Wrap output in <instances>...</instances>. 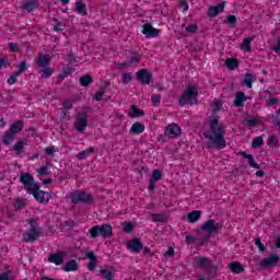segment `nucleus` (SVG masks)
Here are the masks:
<instances>
[{"label":"nucleus","instance_id":"f257e3e1","mask_svg":"<svg viewBox=\"0 0 280 280\" xmlns=\"http://www.w3.org/2000/svg\"><path fill=\"white\" fill-rule=\"evenodd\" d=\"M226 127L220 125L218 118H213L210 121V129L203 133V137L208 139V149L224 150V148H226V140L224 139Z\"/></svg>","mask_w":280,"mask_h":280},{"label":"nucleus","instance_id":"f03ea898","mask_svg":"<svg viewBox=\"0 0 280 280\" xmlns=\"http://www.w3.org/2000/svg\"><path fill=\"white\" fill-rule=\"evenodd\" d=\"M187 104H189L190 106L198 104V86H186L185 92L179 98V106H187Z\"/></svg>","mask_w":280,"mask_h":280},{"label":"nucleus","instance_id":"7ed1b4c3","mask_svg":"<svg viewBox=\"0 0 280 280\" xmlns=\"http://www.w3.org/2000/svg\"><path fill=\"white\" fill-rule=\"evenodd\" d=\"M195 267L199 270H203L206 275H215L218 272V266L213 265V261L209 257L196 256Z\"/></svg>","mask_w":280,"mask_h":280},{"label":"nucleus","instance_id":"20e7f679","mask_svg":"<svg viewBox=\"0 0 280 280\" xmlns=\"http://www.w3.org/2000/svg\"><path fill=\"white\" fill-rule=\"evenodd\" d=\"M30 229L23 234L24 242H36L43 233V229L39 228L36 219L28 220Z\"/></svg>","mask_w":280,"mask_h":280},{"label":"nucleus","instance_id":"39448f33","mask_svg":"<svg viewBox=\"0 0 280 280\" xmlns=\"http://www.w3.org/2000/svg\"><path fill=\"white\" fill-rule=\"evenodd\" d=\"M70 200L73 205H79V202L91 205V202H93V197L91 194H86L84 191H73L70 192Z\"/></svg>","mask_w":280,"mask_h":280},{"label":"nucleus","instance_id":"423d86ee","mask_svg":"<svg viewBox=\"0 0 280 280\" xmlns=\"http://www.w3.org/2000/svg\"><path fill=\"white\" fill-rule=\"evenodd\" d=\"M20 183L24 186V189L30 194L33 190L38 189V185L34 182V176L30 173H24L20 175Z\"/></svg>","mask_w":280,"mask_h":280},{"label":"nucleus","instance_id":"0eeeda50","mask_svg":"<svg viewBox=\"0 0 280 280\" xmlns=\"http://www.w3.org/2000/svg\"><path fill=\"white\" fill-rule=\"evenodd\" d=\"M73 126L77 132H84L89 126V114L86 112H79Z\"/></svg>","mask_w":280,"mask_h":280},{"label":"nucleus","instance_id":"6e6552de","mask_svg":"<svg viewBox=\"0 0 280 280\" xmlns=\"http://www.w3.org/2000/svg\"><path fill=\"white\" fill-rule=\"evenodd\" d=\"M28 194L34 196V198H35V200H37V202H42L45 205H47L49 202V200L51 199V195L49 192L40 190V186H38V189L31 190Z\"/></svg>","mask_w":280,"mask_h":280},{"label":"nucleus","instance_id":"1a4fd4ad","mask_svg":"<svg viewBox=\"0 0 280 280\" xmlns=\"http://www.w3.org/2000/svg\"><path fill=\"white\" fill-rule=\"evenodd\" d=\"M138 62H141V56L137 52H132L128 60L121 63H117V69H124V67L137 66Z\"/></svg>","mask_w":280,"mask_h":280},{"label":"nucleus","instance_id":"9d476101","mask_svg":"<svg viewBox=\"0 0 280 280\" xmlns=\"http://www.w3.org/2000/svg\"><path fill=\"white\" fill-rule=\"evenodd\" d=\"M165 137H168V139L180 137V127L174 122L170 124L165 129Z\"/></svg>","mask_w":280,"mask_h":280},{"label":"nucleus","instance_id":"9b49d317","mask_svg":"<svg viewBox=\"0 0 280 280\" xmlns=\"http://www.w3.org/2000/svg\"><path fill=\"white\" fill-rule=\"evenodd\" d=\"M65 257H67V252L54 253L49 255L48 261L50 264H55L56 266H62Z\"/></svg>","mask_w":280,"mask_h":280},{"label":"nucleus","instance_id":"f8f14e48","mask_svg":"<svg viewBox=\"0 0 280 280\" xmlns=\"http://www.w3.org/2000/svg\"><path fill=\"white\" fill-rule=\"evenodd\" d=\"M138 78V82L141 84H150V80H152V73L145 69H141L136 73Z\"/></svg>","mask_w":280,"mask_h":280},{"label":"nucleus","instance_id":"ddd939ff","mask_svg":"<svg viewBox=\"0 0 280 280\" xmlns=\"http://www.w3.org/2000/svg\"><path fill=\"white\" fill-rule=\"evenodd\" d=\"M201 231H207V233L213 234L217 231H220V224L215 220H208L201 226Z\"/></svg>","mask_w":280,"mask_h":280},{"label":"nucleus","instance_id":"4468645a","mask_svg":"<svg viewBox=\"0 0 280 280\" xmlns=\"http://www.w3.org/2000/svg\"><path fill=\"white\" fill-rule=\"evenodd\" d=\"M279 264V256L271 255L268 258L260 260L261 268H275Z\"/></svg>","mask_w":280,"mask_h":280},{"label":"nucleus","instance_id":"2eb2a0df","mask_svg":"<svg viewBox=\"0 0 280 280\" xmlns=\"http://www.w3.org/2000/svg\"><path fill=\"white\" fill-rule=\"evenodd\" d=\"M142 27V34H144L147 38H156V36L160 34V31L154 28L151 24H143Z\"/></svg>","mask_w":280,"mask_h":280},{"label":"nucleus","instance_id":"dca6fc26","mask_svg":"<svg viewBox=\"0 0 280 280\" xmlns=\"http://www.w3.org/2000/svg\"><path fill=\"white\" fill-rule=\"evenodd\" d=\"M127 248L131 250V253H139L143 250V243H141L139 238H133L127 244Z\"/></svg>","mask_w":280,"mask_h":280},{"label":"nucleus","instance_id":"f3484780","mask_svg":"<svg viewBox=\"0 0 280 280\" xmlns=\"http://www.w3.org/2000/svg\"><path fill=\"white\" fill-rule=\"evenodd\" d=\"M224 5H226V3L221 2L218 5L209 7L208 16L214 19V16H218L220 13L224 12Z\"/></svg>","mask_w":280,"mask_h":280},{"label":"nucleus","instance_id":"a211bd4d","mask_svg":"<svg viewBox=\"0 0 280 280\" xmlns=\"http://www.w3.org/2000/svg\"><path fill=\"white\" fill-rule=\"evenodd\" d=\"M37 8H38V1L36 0H26L22 5V9L27 14H30V12H34V10H36Z\"/></svg>","mask_w":280,"mask_h":280},{"label":"nucleus","instance_id":"6ab92c4d","mask_svg":"<svg viewBox=\"0 0 280 280\" xmlns=\"http://www.w3.org/2000/svg\"><path fill=\"white\" fill-rule=\"evenodd\" d=\"M101 237L104 240L110 237L113 235V226L110 224H103L100 225Z\"/></svg>","mask_w":280,"mask_h":280},{"label":"nucleus","instance_id":"aec40b11","mask_svg":"<svg viewBox=\"0 0 280 280\" xmlns=\"http://www.w3.org/2000/svg\"><path fill=\"white\" fill-rule=\"evenodd\" d=\"M80 268L78 260L72 259L63 266L65 272H75Z\"/></svg>","mask_w":280,"mask_h":280},{"label":"nucleus","instance_id":"412c9836","mask_svg":"<svg viewBox=\"0 0 280 280\" xmlns=\"http://www.w3.org/2000/svg\"><path fill=\"white\" fill-rule=\"evenodd\" d=\"M86 258L90 259V262L88 264L89 270L93 271L94 268H97V256H95V253L89 252Z\"/></svg>","mask_w":280,"mask_h":280},{"label":"nucleus","instance_id":"4be33fe9","mask_svg":"<svg viewBox=\"0 0 280 280\" xmlns=\"http://www.w3.org/2000/svg\"><path fill=\"white\" fill-rule=\"evenodd\" d=\"M145 130V125L143 122H135L130 128L131 135H141Z\"/></svg>","mask_w":280,"mask_h":280},{"label":"nucleus","instance_id":"5701e85b","mask_svg":"<svg viewBox=\"0 0 280 280\" xmlns=\"http://www.w3.org/2000/svg\"><path fill=\"white\" fill-rule=\"evenodd\" d=\"M244 102H246V94H244V92H238L234 100V106L242 108V106H244Z\"/></svg>","mask_w":280,"mask_h":280},{"label":"nucleus","instance_id":"b1692460","mask_svg":"<svg viewBox=\"0 0 280 280\" xmlns=\"http://www.w3.org/2000/svg\"><path fill=\"white\" fill-rule=\"evenodd\" d=\"M241 155L243 159H247L248 165L250 167H254V170H259V164L255 163V158H253V154H247L246 152H241Z\"/></svg>","mask_w":280,"mask_h":280},{"label":"nucleus","instance_id":"393cba45","mask_svg":"<svg viewBox=\"0 0 280 280\" xmlns=\"http://www.w3.org/2000/svg\"><path fill=\"white\" fill-rule=\"evenodd\" d=\"M256 78L253 73L245 74L244 80L242 81V84H244L247 89H253V82H255Z\"/></svg>","mask_w":280,"mask_h":280},{"label":"nucleus","instance_id":"a878e982","mask_svg":"<svg viewBox=\"0 0 280 280\" xmlns=\"http://www.w3.org/2000/svg\"><path fill=\"white\" fill-rule=\"evenodd\" d=\"M50 60H51V56L43 55L39 57V59L37 61V66L40 67V69L46 68L47 65H49Z\"/></svg>","mask_w":280,"mask_h":280},{"label":"nucleus","instance_id":"bb28decb","mask_svg":"<svg viewBox=\"0 0 280 280\" xmlns=\"http://www.w3.org/2000/svg\"><path fill=\"white\" fill-rule=\"evenodd\" d=\"M23 130V122L21 120H18L13 124V126L10 127L9 131H11L12 135H19Z\"/></svg>","mask_w":280,"mask_h":280},{"label":"nucleus","instance_id":"cd10ccee","mask_svg":"<svg viewBox=\"0 0 280 280\" xmlns=\"http://www.w3.org/2000/svg\"><path fill=\"white\" fill-rule=\"evenodd\" d=\"M225 65L230 71H235L240 67V61L237 59L228 58Z\"/></svg>","mask_w":280,"mask_h":280},{"label":"nucleus","instance_id":"c85d7f7f","mask_svg":"<svg viewBox=\"0 0 280 280\" xmlns=\"http://www.w3.org/2000/svg\"><path fill=\"white\" fill-rule=\"evenodd\" d=\"M230 269L232 270V272H234L235 275H241V272H244V267L242 266V264H240L238 261H233L230 265Z\"/></svg>","mask_w":280,"mask_h":280},{"label":"nucleus","instance_id":"c756f323","mask_svg":"<svg viewBox=\"0 0 280 280\" xmlns=\"http://www.w3.org/2000/svg\"><path fill=\"white\" fill-rule=\"evenodd\" d=\"M200 215H202V212L199 210L189 212L188 213V222H190V223L198 222V220H200Z\"/></svg>","mask_w":280,"mask_h":280},{"label":"nucleus","instance_id":"7c9ffc66","mask_svg":"<svg viewBox=\"0 0 280 280\" xmlns=\"http://www.w3.org/2000/svg\"><path fill=\"white\" fill-rule=\"evenodd\" d=\"M100 275H103V279L113 280L115 279V271L109 269H101L98 270Z\"/></svg>","mask_w":280,"mask_h":280},{"label":"nucleus","instance_id":"2f4dec72","mask_svg":"<svg viewBox=\"0 0 280 280\" xmlns=\"http://www.w3.org/2000/svg\"><path fill=\"white\" fill-rule=\"evenodd\" d=\"M93 152H95V148L91 147L89 150L79 152L77 159L79 161H84V159H86V156H89L90 154H93Z\"/></svg>","mask_w":280,"mask_h":280},{"label":"nucleus","instance_id":"473e14b6","mask_svg":"<svg viewBox=\"0 0 280 280\" xmlns=\"http://www.w3.org/2000/svg\"><path fill=\"white\" fill-rule=\"evenodd\" d=\"M254 38L253 37H247L243 39V43L241 44V49L242 51H250V43H253Z\"/></svg>","mask_w":280,"mask_h":280},{"label":"nucleus","instance_id":"72a5a7b5","mask_svg":"<svg viewBox=\"0 0 280 280\" xmlns=\"http://www.w3.org/2000/svg\"><path fill=\"white\" fill-rule=\"evenodd\" d=\"M145 115V112L137 108V106H131V112L129 113L130 117H143Z\"/></svg>","mask_w":280,"mask_h":280},{"label":"nucleus","instance_id":"f704fd0d","mask_svg":"<svg viewBox=\"0 0 280 280\" xmlns=\"http://www.w3.org/2000/svg\"><path fill=\"white\" fill-rule=\"evenodd\" d=\"M261 145H264V137L261 136L256 137L252 142V148H254V150L259 149Z\"/></svg>","mask_w":280,"mask_h":280},{"label":"nucleus","instance_id":"c9c22d12","mask_svg":"<svg viewBox=\"0 0 280 280\" xmlns=\"http://www.w3.org/2000/svg\"><path fill=\"white\" fill-rule=\"evenodd\" d=\"M77 12L82 14V16H86V4L84 2H75Z\"/></svg>","mask_w":280,"mask_h":280},{"label":"nucleus","instance_id":"e433bc0d","mask_svg":"<svg viewBox=\"0 0 280 280\" xmlns=\"http://www.w3.org/2000/svg\"><path fill=\"white\" fill-rule=\"evenodd\" d=\"M2 141L5 145H10V143L14 141V133H12L11 131L7 132L2 137Z\"/></svg>","mask_w":280,"mask_h":280},{"label":"nucleus","instance_id":"4c0bfd02","mask_svg":"<svg viewBox=\"0 0 280 280\" xmlns=\"http://www.w3.org/2000/svg\"><path fill=\"white\" fill-rule=\"evenodd\" d=\"M25 141L20 140L14 147L13 150L16 152V154L23 153V150H25Z\"/></svg>","mask_w":280,"mask_h":280},{"label":"nucleus","instance_id":"58836bf2","mask_svg":"<svg viewBox=\"0 0 280 280\" xmlns=\"http://www.w3.org/2000/svg\"><path fill=\"white\" fill-rule=\"evenodd\" d=\"M79 82L81 86H89V84L93 82V79L91 78V75H83L80 78Z\"/></svg>","mask_w":280,"mask_h":280},{"label":"nucleus","instance_id":"ea45409f","mask_svg":"<svg viewBox=\"0 0 280 280\" xmlns=\"http://www.w3.org/2000/svg\"><path fill=\"white\" fill-rule=\"evenodd\" d=\"M89 233H90V235H91V237H92L93 240L100 237V235H101L100 225H95V226H93L92 229H90V230H89Z\"/></svg>","mask_w":280,"mask_h":280},{"label":"nucleus","instance_id":"a19ab883","mask_svg":"<svg viewBox=\"0 0 280 280\" xmlns=\"http://www.w3.org/2000/svg\"><path fill=\"white\" fill-rule=\"evenodd\" d=\"M39 73H42V78L47 79V78H51V74L54 73V71H51V68L46 67V68H42Z\"/></svg>","mask_w":280,"mask_h":280},{"label":"nucleus","instance_id":"79ce46f5","mask_svg":"<svg viewBox=\"0 0 280 280\" xmlns=\"http://www.w3.org/2000/svg\"><path fill=\"white\" fill-rule=\"evenodd\" d=\"M37 174H39V176H49V165H44L42 167H39L37 170Z\"/></svg>","mask_w":280,"mask_h":280},{"label":"nucleus","instance_id":"37998d69","mask_svg":"<svg viewBox=\"0 0 280 280\" xmlns=\"http://www.w3.org/2000/svg\"><path fill=\"white\" fill-rule=\"evenodd\" d=\"M161 178H163V173H161V171H159V170H154L151 180L156 183V180H161Z\"/></svg>","mask_w":280,"mask_h":280},{"label":"nucleus","instance_id":"c03bdc74","mask_svg":"<svg viewBox=\"0 0 280 280\" xmlns=\"http://www.w3.org/2000/svg\"><path fill=\"white\" fill-rule=\"evenodd\" d=\"M277 143H279V140H277V137L276 136H270L268 138V141H267V145L269 148H273V145H277Z\"/></svg>","mask_w":280,"mask_h":280},{"label":"nucleus","instance_id":"a18cd8bd","mask_svg":"<svg viewBox=\"0 0 280 280\" xmlns=\"http://www.w3.org/2000/svg\"><path fill=\"white\" fill-rule=\"evenodd\" d=\"M254 243L256 244L260 253H266V247L264 244H261V238H254Z\"/></svg>","mask_w":280,"mask_h":280},{"label":"nucleus","instance_id":"49530a36","mask_svg":"<svg viewBox=\"0 0 280 280\" xmlns=\"http://www.w3.org/2000/svg\"><path fill=\"white\" fill-rule=\"evenodd\" d=\"M225 23H229L235 27V25H237V18H235V15H228Z\"/></svg>","mask_w":280,"mask_h":280},{"label":"nucleus","instance_id":"de8ad7c7","mask_svg":"<svg viewBox=\"0 0 280 280\" xmlns=\"http://www.w3.org/2000/svg\"><path fill=\"white\" fill-rule=\"evenodd\" d=\"M188 34H196L198 32V24H190L186 27Z\"/></svg>","mask_w":280,"mask_h":280},{"label":"nucleus","instance_id":"09e8293b","mask_svg":"<svg viewBox=\"0 0 280 280\" xmlns=\"http://www.w3.org/2000/svg\"><path fill=\"white\" fill-rule=\"evenodd\" d=\"M27 71V63L25 61H22L19 65V70L16 71V73H19V75H21V73H25Z\"/></svg>","mask_w":280,"mask_h":280},{"label":"nucleus","instance_id":"8fccbe9b","mask_svg":"<svg viewBox=\"0 0 280 280\" xmlns=\"http://www.w3.org/2000/svg\"><path fill=\"white\" fill-rule=\"evenodd\" d=\"M19 72H14L9 79H8V84H16V79L20 77Z\"/></svg>","mask_w":280,"mask_h":280},{"label":"nucleus","instance_id":"3c124183","mask_svg":"<svg viewBox=\"0 0 280 280\" xmlns=\"http://www.w3.org/2000/svg\"><path fill=\"white\" fill-rule=\"evenodd\" d=\"M62 106L66 110H71L73 108V102L67 100L63 102Z\"/></svg>","mask_w":280,"mask_h":280},{"label":"nucleus","instance_id":"603ef678","mask_svg":"<svg viewBox=\"0 0 280 280\" xmlns=\"http://www.w3.org/2000/svg\"><path fill=\"white\" fill-rule=\"evenodd\" d=\"M122 82H124V84H128V83L132 82V75H130V73H125L122 75Z\"/></svg>","mask_w":280,"mask_h":280},{"label":"nucleus","instance_id":"864d4df0","mask_svg":"<svg viewBox=\"0 0 280 280\" xmlns=\"http://www.w3.org/2000/svg\"><path fill=\"white\" fill-rule=\"evenodd\" d=\"M245 122L247 124V126H249L250 128H255V126H257L258 121L255 118L252 119H246Z\"/></svg>","mask_w":280,"mask_h":280},{"label":"nucleus","instance_id":"5fc2aeb1","mask_svg":"<svg viewBox=\"0 0 280 280\" xmlns=\"http://www.w3.org/2000/svg\"><path fill=\"white\" fill-rule=\"evenodd\" d=\"M154 222H165V215L162 214H153Z\"/></svg>","mask_w":280,"mask_h":280},{"label":"nucleus","instance_id":"6e6d98bb","mask_svg":"<svg viewBox=\"0 0 280 280\" xmlns=\"http://www.w3.org/2000/svg\"><path fill=\"white\" fill-rule=\"evenodd\" d=\"M61 226H69L70 229H73L75 226V221L73 220H68L61 223Z\"/></svg>","mask_w":280,"mask_h":280},{"label":"nucleus","instance_id":"4d7b16f0","mask_svg":"<svg viewBox=\"0 0 280 280\" xmlns=\"http://www.w3.org/2000/svg\"><path fill=\"white\" fill-rule=\"evenodd\" d=\"M275 104H279V98L271 97L267 101V106H275Z\"/></svg>","mask_w":280,"mask_h":280},{"label":"nucleus","instance_id":"13d9d810","mask_svg":"<svg viewBox=\"0 0 280 280\" xmlns=\"http://www.w3.org/2000/svg\"><path fill=\"white\" fill-rule=\"evenodd\" d=\"M10 51H19V44L16 43H9Z\"/></svg>","mask_w":280,"mask_h":280},{"label":"nucleus","instance_id":"bf43d9fd","mask_svg":"<svg viewBox=\"0 0 280 280\" xmlns=\"http://www.w3.org/2000/svg\"><path fill=\"white\" fill-rule=\"evenodd\" d=\"M151 101L153 104H161V95H156L154 94L152 97H151Z\"/></svg>","mask_w":280,"mask_h":280},{"label":"nucleus","instance_id":"052dcab7","mask_svg":"<svg viewBox=\"0 0 280 280\" xmlns=\"http://www.w3.org/2000/svg\"><path fill=\"white\" fill-rule=\"evenodd\" d=\"M221 108H222V102H220V101L214 102V104H213L214 113H218V110H220Z\"/></svg>","mask_w":280,"mask_h":280},{"label":"nucleus","instance_id":"680f3d73","mask_svg":"<svg viewBox=\"0 0 280 280\" xmlns=\"http://www.w3.org/2000/svg\"><path fill=\"white\" fill-rule=\"evenodd\" d=\"M66 60H67L68 62H70V65H73V62H75V55L69 54V55L66 57Z\"/></svg>","mask_w":280,"mask_h":280},{"label":"nucleus","instance_id":"e2e57ef3","mask_svg":"<svg viewBox=\"0 0 280 280\" xmlns=\"http://www.w3.org/2000/svg\"><path fill=\"white\" fill-rule=\"evenodd\" d=\"M102 97H104V90H101L95 94L96 102H102Z\"/></svg>","mask_w":280,"mask_h":280},{"label":"nucleus","instance_id":"0e129e2a","mask_svg":"<svg viewBox=\"0 0 280 280\" xmlns=\"http://www.w3.org/2000/svg\"><path fill=\"white\" fill-rule=\"evenodd\" d=\"M132 229H133L132 223H126L124 226V232L130 233L132 231Z\"/></svg>","mask_w":280,"mask_h":280},{"label":"nucleus","instance_id":"69168bd1","mask_svg":"<svg viewBox=\"0 0 280 280\" xmlns=\"http://www.w3.org/2000/svg\"><path fill=\"white\" fill-rule=\"evenodd\" d=\"M179 4L182 5V8H184V12H187V10H189V4L187 3V1L179 0Z\"/></svg>","mask_w":280,"mask_h":280},{"label":"nucleus","instance_id":"338daca9","mask_svg":"<svg viewBox=\"0 0 280 280\" xmlns=\"http://www.w3.org/2000/svg\"><path fill=\"white\" fill-rule=\"evenodd\" d=\"M272 51H276L277 54H280V38L277 40V45L272 46Z\"/></svg>","mask_w":280,"mask_h":280},{"label":"nucleus","instance_id":"774afa93","mask_svg":"<svg viewBox=\"0 0 280 280\" xmlns=\"http://www.w3.org/2000/svg\"><path fill=\"white\" fill-rule=\"evenodd\" d=\"M0 280H10V273L8 271L1 272Z\"/></svg>","mask_w":280,"mask_h":280}]
</instances>
